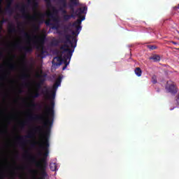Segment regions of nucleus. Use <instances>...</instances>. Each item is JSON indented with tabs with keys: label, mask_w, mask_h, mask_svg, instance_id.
Returning a JSON list of instances; mask_svg holds the SVG:
<instances>
[{
	"label": "nucleus",
	"mask_w": 179,
	"mask_h": 179,
	"mask_svg": "<svg viewBox=\"0 0 179 179\" xmlns=\"http://www.w3.org/2000/svg\"><path fill=\"white\" fill-rule=\"evenodd\" d=\"M166 90L167 92H169V93H171V94H177L178 92V87H177L176 83L173 81H167Z\"/></svg>",
	"instance_id": "nucleus-7"
},
{
	"label": "nucleus",
	"mask_w": 179,
	"mask_h": 179,
	"mask_svg": "<svg viewBox=\"0 0 179 179\" xmlns=\"http://www.w3.org/2000/svg\"><path fill=\"white\" fill-rule=\"evenodd\" d=\"M39 108H41V105H39Z\"/></svg>",
	"instance_id": "nucleus-44"
},
{
	"label": "nucleus",
	"mask_w": 179,
	"mask_h": 179,
	"mask_svg": "<svg viewBox=\"0 0 179 179\" xmlns=\"http://www.w3.org/2000/svg\"><path fill=\"white\" fill-rule=\"evenodd\" d=\"M0 170H1V165H0Z\"/></svg>",
	"instance_id": "nucleus-49"
},
{
	"label": "nucleus",
	"mask_w": 179,
	"mask_h": 179,
	"mask_svg": "<svg viewBox=\"0 0 179 179\" xmlns=\"http://www.w3.org/2000/svg\"><path fill=\"white\" fill-rule=\"evenodd\" d=\"M31 107H36V106H37V104L36 103H34V101H31Z\"/></svg>",
	"instance_id": "nucleus-31"
},
{
	"label": "nucleus",
	"mask_w": 179,
	"mask_h": 179,
	"mask_svg": "<svg viewBox=\"0 0 179 179\" xmlns=\"http://www.w3.org/2000/svg\"><path fill=\"white\" fill-rule=\"evenodd\" d=\"M21 33H23L24 38H26V40H30L31 38L30 34L24 31V29H22L21 31Z\"/></svg>",
	"instance_id": "nucleus-18"
},
{
	"label": "nucleus",
	"mask_w": 179,
	"mask_h": 179,
	"mask_svg": "<svg viewBox=\"0 0 179 179\" xmlns=\"http://www.w3.org/2000/svg\"><path fill=\"white\" fill-rule=\"evenodd\" d=\"M1 68H3V66H2L1 64H0V69H1Z\"/></svg>",
	"instance_id": "nucleus-43"
},
{
	"label": "nucleus",
	"mask_w": 179,
	"mask_h": 179,
	"mask_svg": "<svg viewBox=\"0 0 179 179\" xmlns=\"http://www.w3.org/2000/svg\"><path fill=\"white\" fill-rule=\"evenodd\" d=\"M171 43H172V44H174L175 45H177V44H178L177 42L176 41H171Z\"/></svg>",
	"instance_id": "nucleus-36"
},
{
	"label": "nucleus",
	"mask_w": 179,
	"mask_h": 179,
	"mask_svg": "<svg viewBox=\"0 0 179 179\" xmlns=\"http://www.w3.org/2000/svg\"><path fill=\"white\" fill-rule=\"evenodd\" d=\"M27 8L26 4H22L21 6L17 4L15 6V9H19L22 13L23 19H26L27 20H34V22H36L38 23V24L44 23V17H45V14L43 13H37L36 15H30V14L27 13V10H26Z\"/></svg>",
	"instance_id": "nucleus-5"
},
{
	"label": "nucleus",
	"mask_w": 179,
	"mask_h": 179,
	"mask_svg": "<svg viewBox=\"0 0 179 179\" xmlns=\"http://www.w3.org/2000/svg\"><path fill=\"white\" fill-rule=\"evenodd\" d=\"M34 38H36V41H34L32 42V43L30 42V41H28L26 46H22L20 45V43H15L14 47H15V48H18V50H20V51H24V58H26L27 54H31V52H33L34 47H35L37 51L39 52V54L38 55L39 58H45L47 51L44 50V45L45 44L47 37L45 35L34 36Z\"/></svg>",
	"instance_id": "nucleus-3"
},
{
	"label": "nucleus",
	"mask_w": 179,
	"mask_h": 179,
	"mask_svg": "<svg viewBox=\"0 0 179 179\" xmlns=\"http://www.w3.org/2000/svg\"><path fill=\"white\" fill-rule=\"evenodd\" d=\"M52 29H58V25H56V24H52Z\"/></svg>",
	"instance_id": "nucleus-32"
},
{
	"label": "nucleus",
	"mask_w": 179,
	"mask_h": 179,
	"mask_svg": "<svg viewBox=\"0 0 179 179\" xmlns=\"http://www.w3.org/2000/svg\"><path fill=\"white\" fill-rule=\"evenodd\" d=\"M24 157H25V159H29V160H31V162H36V158L31 156V155H30V153L27 150L25 151V155L24 156Z\"/></svg>",
	"instance_id": "nucleus-14"
},
{
	"label": "nucleus",
	"mask_w": 179,
	"mask_h": 179,
	"mask_svg": "<svg viewBox=\"0 0 179 179\" xmlns=\"http://www.w3.org/2000/svg\"><path fill=\"white\" fill-rule=\"evenodd\" d=\"M34 27L35 30H38L40 29V27L36 26V25H34Z\"/></svg>",
	"instance_id": "nucleus-33"
},
{
	"label": "nucleus",
	"mask_w": 179,
	"mask_h": 179,
	"mask_svg": "<svg viewBox=\"0 0 179 179\" xmlns=\"http://www.w3.org/2000/svg\"><path fill=\"white\" fill-rule=\"evenodd\" d=\"M70 2L69 3V9H70L71 14L70 15H63V20L64 22H69L71 19H75L76 16H78V19L76 22H74L73 24L69 23L68 27H66L67 30L69 29V27H75L77 31H80L82 30V22L85 20V17L83 15V13H86L87 11V7L84 6L81 8H78L76 10H75L76 6H79V0H69Z\"/></svg>",
	"instance_id": "nucleus-2"
},
{
	"label": "nucleus",
	"mask_w": 179,
	"mask_h": 179,
	"mask_svg": "<svg viewBox=\"0 0 179 179\" xmlns=\"http://www.w3.org/2000/svg\"><path fill=\"white\" fill-rule=\"evenodd\" d=\"M27 1H28V2H31V0H27Z\"/></svg>",
	"instance_id": "nucleus-45"
},
{
	"label": "nucleus",
	"mask_w": 179,
	"mask_h": 179,
	"mask_svg": "<svg viewBox=\"0 0 179 179\" xmlns=\"http://www.w3.org/2000/svg\"><path fill=\"white\" fill-rule=\"evenodd\" d=\"M18 26H22V23H19V24H18Z\"/></svg>",
	"instance_id": "nucleus-41"
},
{
	"label": "nucleus",
	"mask_w": 179,
	"mask_h": 179,
	"mask_svg": "<svg viewBox=\"0 0 179 179\" xmlns=\"http://www.w3.org/2000/svg\"><path fill=\"white\" fill-rule=\"evenodd\" d=\"M79 33H80V31H78V29H76V31H72L73 36H78V34H79Z\"/></svg>",
	"instance_id": "nucleus-28"
},
{
	"label": "nucleus",
	"mask_w": 179,
	"mask_h": 179,
	"mask_svg": "<svg viewBox=\"0 0 179 179\" xmlns=\"http://www.w3.org/2000/svg\"><path fill=\"white\" fill-rule=\"evenodd\" d=\"M2 1H0V10H2V4H1Z\"/></svg>",
	"instance_id": "nucleus-35"
},
{
	"label": "nucleus",
	"mask_w": 179,
	"mask_h": 179,
	"mask_svg": "<svg viewBox=\"0 0 179 179\" xmlns=\"http://www.w3.org/2000/svg\"><path fill=\"white\" fill-rule=\"evenodd\" d=\"M134 72L137 76H142V70L139 67H136L134 70Z\"/></svg>",
	"instance_id": "nucleus-19"
},
{
	"label": "nucleus",
	"mask_w": 179,
	"mask_h": 179,
	"mask_svg": "<svg viewBox=\"0 0 179 179\" xmlns=\"http://www.w3.org/2000/svg\"><path fill=\"white\" fill-rule=\"evenodd\" d=\"M38 156H43V152L41 151H40L38 153Z\"/></svg>",
	"instance_id": "nucleus-39"
},
{
	"label": "nucleus",
	"mask_w": 179,
	"mask_h": 179,
	"mask_svg": "<svg viewBox=\"0 0 179 179\" xmlns=\"http://www.w3.org/2000/svg\"><path fill=\"white\" fill-rule=\"evenodd\" d=\"M64 38L65 41H63L64 44L61 46L60 50H62L63 52L66 53L63 57V62L66 66H68V65H69L71 58H72L73 51H75V49H70L69 47H71V48H76V43H78V39H76L75 36H72L71 35L68 34L64 35Z\"/></svg>",
	"instance_id": "nucleus-4"
},
{
	"label": "nucleus",
	"mask_w": 179,
	"mask_h": 179,
	"mask_svg": "<svg viewBox=\"0 0 179 179\" xmlns=\"http://www.w3.org/2000/svg\"><path fill=\"white\" fill-rule=\"evenodd\" d=\"M20 178H22V176H20Z\"/></svg>",
	"instance_id": "nucleus-48"
},
{
	"label": "nucleus",
	"mask_w": 179,
	"mask_h": 179,
	"mask_svg": "<svg viewBox=\"0 0 179 179\" xmlns=\"http://www.w3.org/2000/svg\"><path fill=\"white\" fill-rule=\"evenodd\" d=\"M34 132L36 134H40V135H43V128L41 126H38L34 129Z\"/></svg>",
	"instance_id": "nucleus-17"
},
{
	"label": "nucleus",
	"mask_w": 179,
	"mask_h": 179,
	"mask_svg": "<svg viewBox=\"0 0 179 179\" xmlns=\"http://www.w3.org/2000/svg\"><path fill=\"white\" fill-rule=\"evenodd\" d=\"M148 48H149V50H156L157 47L156 45H148Z\"/></svg>",
	"instance_id": "nucleus-26"
},
{
	"label": "nucleus",
	"mask_w": 179,
	"mask_h": 179,
	"mask_svg": "<svg viewBox=\"0 0 179 179\" xmlns=\"http://www.w3.org/2000/svg\"><path fill=\"white\" fill-rule=\"evenodd\" d=\"M33 6H34V8H37V6H38V3L36 2V1H34L33 2Z\"/></svg>",
	"instance_id": "nucleus-30"
},
{
	"label": "nucleus",
	"mask_w": 179,
	"mask_h": 179,
	"mask_svg": "<svg viewBox=\"0 0 179 179\" xmlns=\"http://www.w3.org/2000/svg\"><path fill=\"white\" fill-rule=\"evenodd\" d=\"M44 111L43 115H29L28 116V121H39L43 122L44 128L46 131L44 133V141L42 143H36L38 145L39 148L41 150H44L43 157L41 162H36V166L39 170H47V158L50 153V131H51V127L54 122V117L55 115V102L54 101H50V106L48 104H45Z\"/></svg>",
	"instance_id": "nucleus-1"
},
{
	"label": "nucleus",
	"mask_w": 179,
	"mask_h": 179,
	"mask_svg": "<svg viewBox=\"0 0 179 179\" xmlns=\"http://www.w3.org/2000/svg\"><path fill=\"white\" fill-rule=\"evenodd\" d=\"M26 122H22L21 123L20 126L22 127V128H23V127H24Z\"/></svg>",
	"instance_id": "nucleus-37"
},
{
	"label": "nucleus",
	"mask_w": 179,
	"mask_h": 179,
	"mask_svg": "<svg viewBox=\"0 0 179 179\" xmlns=\"http://www.w3.org/2000/svg\"><path fill=\"white\" fill-rule=\"evenodd\" d=\"M52 13H46V16L50 17L55 23H59V18L58 17V10L55 7L52 8Z\"/></svg>",
	"instance_id": "nucleus-8"
},
{
	"label": "nucleus",
	"mask_w": 179,
	"mask_h": 179,
	"mask_svg": "<svg viewBox=\"0 0 179 179\" xmlns=\"http://www.w3.org/2000/svg\"><path fill=\"white\" fill-rule=\"evenodd\" d=\"M45 2H47L48 3H50V0H45Z\"/></svg>",
	"instance_id": "nucleus-40"
},
{
	"label": "nucleus",
	"mask_w": 179,
	"mask_h": 179,
	"mask_svg": "<svg viewBox=\"0 0 179 179\" xmlns=\"http://www.w3.org/2000/svg\"><path fill=\"white\" fill-rule=\"evenodd\" d=\"M20 78L23 80H26V79H29V78H30V76L27 73H24V74L21 75Z\"/></svg>",
	"instance_id": "nucleus-23"
},
{
	"label": "nucleus",
	"mask_w": 179,
	"mask_h": 179,
	"mask_svg": "<svg viewBox=\"0 0 179 179\" xmlns=\"http://www.w3.org/2000/svg\"><path fill=\"white\" fill-rule=\"evenodd\" d=\"M59 3L60 6L59 10L62 13V17L64 18V15H69L68 14V11L66 10L67 8H69V4L66 3V0H59Z\"/></svg>",
	"instance_id": "nucleus-9"
},
{
	"label": "nucleus",
	"mask_w": 179,
	"mask_h": 179,
	"mask_svg": "<svg viewBox=\"0 0 179 179\" xmlns=\"http://www.w3.org/2000/svg\"><path fill=\"white\" fill-rule=\"evenodd\" d=\"M31 146L34 147L36 146V144H32Z\"/></svg>",
	"instance_id": "nucleus-42"
},
{
	"label": "nucleus",
	"mask_w": 179,
	"mask_h": 179,
	"mask_svg": "<svg viewBox=\"0 0 179 179\" xmlns=\"http://www.w3.org/2000/svg\"><path fill=\"white\" fill-rule=\"evenodd\" d=\"M62 82V77L59 76L57 79H56L50 92V87H48V86H44L43 89L45 90L42 91V94H43L44 97L45 99H48V100H50V99L52 100H54L57 94V90L58 87L61 86Z\"/></svg>",
	"instance_id": "nucleus-6"
},
{
	"label": "nucleus",
	"mask_w": 179,
	"mask_h": 179,
	"mask_svg": "<svg viewBox=\"0 0 179 179\" xmlns=\"http://www.w3.org/2000/svg\"><path fill=\"white\" fill-rule=\"evenodd\" d=\"M34 136H35L34 133H33V131H29L27 136H18L17 139L18 141H20V142H21L22 144H24V143L26 142V140L24 139V138H28L29 139H31V138H34Z\"/></svg>",
	"instance_id": "nucleus-11"
},
{
	"label": "nucleus",
	"mask_w": 179,
	"mask_h": 179,
	"mask_svg": "<svg viewBox=\"0 0 179 179\" xmlns=\"http://www.w3.org/2000/svg\"><path fill=\"white\" fill-rule=\"evenodd\" d=\"M31 173H32L33 174H36V173H37V171L36 170H31L30 171Z\"/></svg>",
	"instance_id": "nucleus-34"
},
{
	"label": "nucleus",
	"mask_w": 179,
	"mask_h": 179,
	"mask_svg": "<svg viewBox=\"0 0 179 179\" xmlns=\"http://www.w3.org/2000/svg\"><path fill=\"white\" fill-rule=\"evenodd\" d=\"M31 97L32 99H38V97H40V92H38V90L36 89V92H35Z\"/></svg>",
	"instance_id": "nucleus-20"
},
{
	"label": "nucleus",
	"mask_w": 179,
	"mask_h": 179,
	"mask_svg": "<svg viewBox=\"0 0 179 179\" xmlns=\"http://www.w3.org/2000/svg\"><path fill=\"white\" fill-rule=\"evenodd\" d=\"M9 69H10V71H13V70L16 69V66H15V64H10L9 66Z\"/></svg>",
	"instance_id": "nucleus-27"
},
{
	"label": "nucleus",
	"mask_w": 179,
	"mask_h": 179,
	"mask_svg": "<svg viewBox=\"0 0 179 179\" xmlns=\"http://www.w3.org/2000/svg\"><path fill=\"white\" fill-rule=\"evenodd\" d=\"M62 62H64V58L62 57H55L53 58L52 61V68H57L58 66H61L62 65Z\"/></svg>",
	"instance_id": "nucleus-10"
},
{
	"label": "nucleus",
	"mask_w": 179,
	"mask_h": 179,
	"mask_svg": "<svg viewBox=\"0 0 179 179\" xmlns=\"http://www.w3.org/2000/svg\"><path fill=\"white\" fill-rule=\"evenodd\" d=\"M152 83H154V84L157 83V78L156 77V76H153L152 77Z\"/></svg>",
	"instance_id": "nucleus-24"
},
{
	"label": "nucleus",
	"mask_w": 179,
	"mask_h": 179,
	"mask_svg": "<svg viewBox=\"0 0 179 179\" xmlns=\"http://www.w3.org/2000/svg\"><path fill=\"white\" fill-rule=\"evenodd\" d=\"M68 67V66H64L63 68H62V70L63 71H65V69H66V68Z\"/></svg>",
	"instance_id": "nucleus-38"
},
{
	"label": "nucleus",
	"mask_w": 179,
	"mask_h": 179,
	"mask_svg": "<svg viewBox=\"0 0 179 179\" xmlns=\"http://www.w3.org/2000/svg\"><path fill=\"white\" fill-rule=\"evenodd\" d=\"M8 31L9 33H16V27L13 24H8Z\"/></svg>",
	"instance_id": "nucleus-16"
},
{
	"label": "nucleus",
	"mask_w": 179,
	"mask_h": 179,
	"mask_svg": "<svg viewBox=\"0 0 179 179\" xmlns=\"http://www.w3.org/2000/svg\"><path fill=\"white\" fill-rule=\"evenodd\" d=\"M3 22L5 21H1L0 22V39L2 38L3 36H2V30H3Z\"/></svg>",
	"instance_id": "nucleus-22"
},
{
	"label": "nucleus",
	"mask_w": 179,
	"mask_h": 179,
	"mask_svg": "<svg viewBox=\"0 0 179 179\" xmlns=\"http://www.w3.org/2000/svg\"><path fill=\"white\" fill-rule=\"evenodd\" d=\"M45 24H46V26H52V23H51V20H45Z\"/></svg>",
	"instance_id": "nucleus-25"
},
{
	"label": "nucleus",
	"mask_w": 179,
	"mask_h": 179,
	"mask_svg": "<svg viewBox=\"0 0 179 179\" xmlns=\"http://www.w3.org/2000/svg\"><path fill=\"white\" fill-rule=\"evenodd\" d=\"M20 93H22V90H20Z\"/></svg>",
	"instance_id": "nucleus-47"
},
{
	"label": "nucleus",
	"mask_w": 179,
	"mask_h": 179,
	"mask_svg": "<svg viewBox=\"0 0 179 179\" xmlns=\"http://www.w3.org/2000/svg\"><path fill=\"white\" fill-rule=\"evenodd\" d=\"M50 169L52 171H55L57 170V164L55 163H50Z\"/></svg>",
	"instance_id": "nucleus-21"
},
{
	"label": "nucleus",
	"mask_w": 179,
	"mask_h": 179,
	"mask_svg": "<svg viewBox=\"0 0 179 179\" xmlns=\"http://www.w3.org/2000/svg\"><path fill=\"white\" fill-rule=\"evenodd\" d=\"M149 59L152 60L154 62H159V61L161 59V57L159 55H153L149 57Z\"/></svg>",
	"instance_id": "nucleus-15"
},
{
	"label": "nucleus",
	"mask_w": 179,
	"mask_h": 179,
	"mask_svg": "<svg viewBox=\"0 0 179 179\" xmlns=\"http://www.w3.org/2000/svg\"><path fill=\"white\" fill-rule=\"evenodd\" d=\"M38 78H39L40 80L38 83H36V90H40L41 89L43 85H44V83L45 82V78H43V76L38 75Z\"/></svg>",
	"instance_id": "nucleus-13"
},
{
	"label": "nucleus",
	"mask_w": 179,
	"mask_h": 179,
	"mask_svg": "<svg viewBox=\"0 0 179 179\" xmlns=\"http://www.w3.org/2000/svg\"><path fill=\"white\" fill-rule=\"evenodd\" d=\"M13 3V0L7 1V5L5 8V12L8 15H12V13H13V8H12Z\"/></svg>",
	"instance_id": "nucleus-12"
},
{
	"label": "nucleus",
	"mask_w": 179,
	"mask_h": 179,
	"mask_svg": "<svg viewBox=\"0 0 179 179\" xmlns=\"http://www.w3.org/2000/svg\"><path fill=\"white\" fill-rule=\"evenodd\" d=\"M0 179H5V173L1 171Z\"/></svg>",
	"instance_id": "nucleus-29"
},
{
	"label": "nucleus",
	"mask_w": 179,
	"mask_h": 179,
	"mask_svg": "<svg viewBox=\"0 0 179 179\" xmlns=\"http://www.w3.org/2000/svg\"><path fill=\"white\" fill-rule=\"evenodd\" d=\"M173 108H171V110H173Z\"/></svg>",
	"instance_id": "nucleus-46"
}]
</instances>
